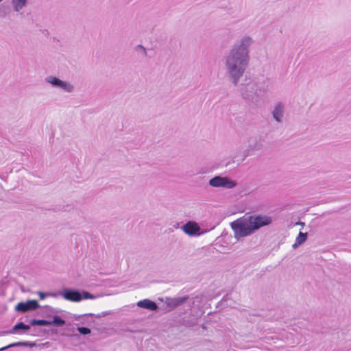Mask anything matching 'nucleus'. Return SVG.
<instances>
[{
  "instance_id": "obj_10",
  "label": "nucleus",
  "mask_w": 351,
  "mask_h": 351,
  "mask_svg": "<svg viewBox=\"0 0 351 351\" xmlns=\"http://www.w3.org/2000/svg\"><path fill=\"white\" fill-rule=\"evenodd\" d=\"M188 299V296L178 297V298H166L165 303L171 309L175 308L180 304L184 302Z\"/></svg>"
},
{
  "instance_id": "obj_25",
  "label": "nucleus",
  "mask_w": 351,
  "mask_h": 351,
  "mask_svg": "<svg viewBox=\"0 0 351 351\" xmlns=\"http://www.w3.org/2000/svg\"><path fill=\"white\" fill-rule=\"evenodd\" d=\"M3 1V0H0V3H1V1Z\"/></svg>"
},
{
  "instance_id": "obj_18",
  "label": "nucleus",
  "mask_w": 351,
  "mask_h": 351,
  "mask_svg": "<svg viewBox=\"0 0 351 351\" xmlns=\"http://www.w3.org/2000/svg\"><path fill=\"white\" fill-rule=\"evenodd\" d=\"M306 239H307V233L306 232L303 233L302 232H300L295 241L298 242V244L302 245L306 241Z\"/></svg>"
},
{
  "instance_id": "obj_8",
  "label": "nucleus",
  "mask_w": 351,
  "mask_h": 351,
  "mask_svg": "<svg viewBox=\"0 0 351 351\" xmlns=\"http://www.w3.org/2000/svg\"><path fill=\"white\" fill-rule=\"evenodd\" d=\"M39 307L38 302L35 300H27L26 302H19L15 306V311L25 313L29 311L36 310Z\"/></svg>"
},
{
  "instance_id": "obj_4",
  "label": "nucleus",
  "mask_w": 351,
  "mask_h": 351,
  "mask_svg": "<svg viewBox=\"0 0 351 351\" xmlns=\"http://www.w3.org/2000/svg\"><path fill=\"white\" fill-rule=\"evenodd\" d=\"M58 295L63 297L65 300L78 302L82 300L91 299L94 300L100 297V295H93L86 291L80 292L78 290H73L69 289H64L58 293Z\"/></svg>"
},
{
  "instance_id": "obj_15",
  "label": "nucleus",
  "mask_w": 351,
  "mask_h": 351,
  "mask_svg": "<svg viewBox=\"0 0 351 351\" xmlns=\"http://www.w3.org/2000/svg\"><path fill=\"white\" fill-rule=\"evenodd\" d=\"M264 146V141L261 138L256 140L255 142L250 145V149L253 151L261 150Z\"/></svg>"
},
{
  "instance_id": "obj_9",
  "label": "nucleus",
  "mask_w": 351,
  "mask_h": 351,
  "mask_svg": "<svg viewBox=\"0 0 351 351\" xmlns=\"http://www.w3.org/2000/svg\"><path fill=\"white\" fill-rule=\"evenodd\" d=\"M285 106L282 102H276L271 111L274 119L278 123H281L285 114Z\"/></svg>"
},
{
  "instance_id": "obj_1",
  "label": "nucleus",
  "mask_w": 351,
  "mask_h": 351,
  "mask_svg": "<svg viewBox=\"0 0 351 351\" xmlns=\"http://www.w3.org/2000/svg\"><path fill=\"white\" fill-rule=\"evenodd\" d=\"M254 40L250 36L245 35L234 43L223 58V64L229 81L238 86L250 63V48Z\"/></svg>"
},
{
  "instance_id": "obj_3",
  "label": "nucleus",
  "mask_w": 351,
  "mask_h": 351,
  "mask_svg": "<svg viewBox=\"0 0 351 351\" xmlns=\"http://www.w3.org/2000/svg\"><path fill=\"white\" fill-rule=\"evenodd\" d=\"M241 97L249 103L258 104L267 92V88L261 83L250 81L241 84L239 87Z\"/></svg>"
},
{
  "instance_id": "obj_14",
  "label": "nucleus",
  "mask_w": 351,
  "mask_h": 351,
  "mask_svg": "<svg viewBox=\"0 0 351 351\" xmlns=\"http://www.w3.org/2000/svg\"><path fill=\"white\" fill-rule=\"evenodd\" d=\"M13 9L15 12H19L27 4V0H12Z\"/></svg>"
},
{
  "instance_id": "obj_12",
  "label": "nucleus",
  "mask_w": 351,
  "mask_h": 351,
  "mask_svg": "<svg viewBox=\"0 0 351 351\" xmlns=\"http://www.w3.org/2000/svg\"><path fill=\"white\" fill-rule=\"evenodd\" d=\"M17 346H27V347H29V348H33V347L36 346V343L35 342H29V341H19V342L11 343L7 346L0 348V351H3L9 348L17 347Z\"/></svg>"
},
{
  "instance_id": "obj_21",
  "label": "nucleus",
  "mask_w": 351,
  "mask_h": 351,
  "mask_svg": "<svg viewBox=\"0 0 351 351\" xmlns=\"http://www.w3.org/2000/svg\"><path fill=\"white\" fill-rule=\"evenodd\" d=\"M136 50L141 52L144 56H147V51L146 49L141 45H138L136 46Z\"/></svg>"
},
{
  "instance_id": "obj_6",
  "label": "nucleus",
  "mask_w": 351,
  "mask_h": 351,
  "mask_svg": "<svg viewBox=\"0 0 351 351\" xmlns=\"http://www.w3.org/2000/svg\"><path fill=\"white\" fill-rule=\"evenodd\" d=\"M45 82L53 87L61 88L66 93H72L74 90V86L71 83L61 80L53 75L47 76L45 78Z\"/></svg>"
},
{
  "instance_id": "obj_19",
  "label": "nucleus",
  "mask_w": 351,
  "mask_h": 351,
  "mask_svg": "<svg viewBox=\"0 0 351 351\" xmlns=\"http://www.w3.org/2000/svg\"><path fill=\"white\" fill-rule=\"evenodd\" d=\"M38 295H39L40 298L41 300L45 299L47 296H52V297H56L58 295V293H43L42 291H38Z\"/></svg>"
},
{
  "instance_id": "obj_13",
  "label": "nucleus",
  "mask_w": 351,
  "mask_h": 351,
  "mask_svg": "<svg viewBox=\"0 0 351 351\" xmlns=\"http://www.w3.org/2000/svg\"><path fill=\"white\" fill-rule=\"evenodd\" d=\"M30 328L29 325L25 324L23 322H19L15 324L12 330L9 332H4V333H16L19 330H28Z\"/></svg>"
},
{
  "instance_id": "obj_16",
  "label": "nucleus",
  "mask_w": 351,
  "mask_h": 351,
  "mask_svg": "<svg viewBox=\"0 0 351 351\" xmlns=\"http://www.w3.org/2000/svg\"><path fill=\"white\" fill-rule=\"evenodd\" d=\"M29 325L30 326H36V325H38V326H50L51 323H50L49 321L45 320V319H32L29 322Z\"/></svg>"
},
{
  "instance_id": "obj_11",
  "label": "nucleus",
  "mask_w": 351,
  "mask_h": 351,
  "mask_svg": "<svg viewBox=\"0 0 351 351\" xmlns=\"http://www.w3.org/2000/svg\"><path fill=\"white\" fill-rule=\"evenodd\" d=\"M138 307L148 309L150 311H156L158 308L157 304L149 300V299H144L143 300H140L136 304Z\"/></svg>"
},
{
  "instance_id": "obj_2",
  "label": "nucleus",
  "mask_w": 351,
  "mask_h": 351,
  "mask_svg": "<svg viewBox=\"0 0 351 351\" xmlns=\"http://www.w3.org/2000/svg\"><path fill=\"white\" fill-rule=\"evenodd\" d=\"M272 223L271 217L262 215H244L231 222L230 226L234 238L239 241L241 238L253 234L261 228Z\"/></svg>"
},
{
  "instance_id": "obj_17",
  "label": "nucleus",
  "mask_w": 351,
  "mask_h": 351,
  "mask_svg": "<svg viewBox=\"0 0 351 351\" xmlns=\"http://www.w3.org/2000/svg\"><path fill=\"white\" fill-rule=\"evenodd\" d=\"M49 322L51 323V325H54L56 326H62L65 324V321L62 319L60 317L57 315L54 316L53 317V320Z\"/></svg>"
},
{
  "instance_id": "obj_24",
  "label": "nucleus",
  "mask_w": 351,
  "mask_h": 351,
  "mask_svg": "<svg viewBox=\"0 0 351 351\" xmlns=\"http://www.w3.org/2000/svg\"><path fill=\"white\" fill-rule=\"evenodd\" d=\"M88 315H90V316H93L94 314H92V313H90V314H88Z\"/></svg>"
},
{
  "instance_id": "obj_20",
  "label": "nucleus",
  "mask_w": 351,
  "mask_h": 351,
  "mask_svg": "<svg viewBox=\"0 0 351 351\" xmlns=\"http://www.w3.org/2000/svg\"><path fill=\"white\" fill-rule=\"evenodd\" d=\"M77 331L82 335H88L90 333V330L86 327H78Z\"/></svg>"
},
{
  "instance_id": "obj_23",
  "label": "nucleus",
  "mask_w": 351,
  "mask_h": 351,
  "mask_svg": "<svg viewBox=\"0 0 351 351\" xmlns=\"http://www.w3.org/2000/svg\"><path fill=\"white\" fill-rule=\"evenodd\" d=\"M300 244H298V242L295 241V243L292 245V247L293 249H296Z\"/></svg>"
},
{
  "instance_id": "obj_22",
  "label": "nucleus",
  "mask_w": 351,
  "mask_h": 351,
  "mask_svg": "<svg viewBox=\"0 0 351 351\" xmlns=\"http://www.w3.org/2000/svg\"><path fill=\"white\" fill-rule=\"evenodd\" d=\"M108 314H109V313H108V312H103L101 314L97 315L96 317L99 318V317H104V316H106V315H107Z\"/></svg>"
},
{
  "instance_id": "obj_7",
  "label": "nucleus",
  "mask_w": 351,
  "mask_h": 351,
  "mask_svg": "<svg viewBox=\"0 0 351 351\" xmlns=\"http://www.w3.org/2000/svg\"><path fill=\"white\" fill-rule=\"evenodd\" d=\"M181 228L186 234L190 237L199 236L208 232L206 230L199 232L201 228L199 224L194 221H187Z\"/></svg>"
},
{
  "instance_id": "obj_5",
  "label": "nucleus",
  "mask_w": 351,
  "mask_h": 351,
  "mask_svg": "<svg viewBox=\"0 0 351 351\" xmlns=\"http://www.w3.org/2000/svg\"><path fill=\"white\" fill-rule=\"evenodd\" d=\"M209 185L215 188H223L232 189L237 186V182L227 176H216L211 178L208 182Z\"/></svg>"
}]
</instances>
